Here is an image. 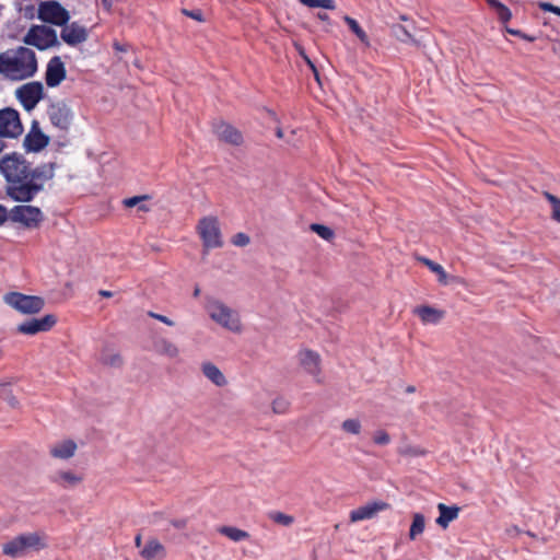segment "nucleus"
<instances>
[{
  "label": "nucleus",
  "mask_w": 560,
  "mask_h": 560,
  "mask_svg": "<svg viewBox=\"0 0 560 560\" xmlns=\"http://www.w3.org/2000/svg\"><path fill=\"white\" fill-rule=\"evenodd\" d=\"M5 304L25 315L39 313L45 302L42 298L35 295H26L20 292H10L3 296Z\"/></svg>",
  "instance_id": "0eeeda50"
},
{
  "label": "nucleus",
  "mask_w": 560,
  "mask_h": 560,
  "mask_svg": "<svg viewBox=\"0 0 560 560\" xmlns=\"http://www.w3.org/2000/svg\"><path fill=\"white\" fill-rule=\"evenodd\" d=\"M38 61L33 49L19 46L0 54V74L11 81H22L36 74Z\"/></svg>",
  "instance_id": "f257e3e1"
},
{
  "label": "nucleus",
  "mask_w": 560,
  "mask_h": 560,
  "mask_svg": "<svg viewBox=\"0 0 560 560\" xmlns=\"http://www.w3.org/2000/svg\"><path fill=\"white\" fill-rule=\"evenodd\" d=\"M301 55L304 57V59L311 66V68L314 69V65L312 63V61L306 56H304L302 51H301Z\"/></svg>",
  "instance_id": "bf43d9fd"
},
{
  "label": "nucleus",
  "mask_w": 560,
  "mask_h": 560,
  "mask_svg": "<svg viewBox=\"0 0 560 560\" xmlns=\"http://www.w3.org/2000/svg\"><path fill=\"white\" fill-rule=\"evenodd\" d=\"M104 364L118 366L121 364V357L116 352H104L101 358Z\"/></svg>",
  "instance_id": "58836bf2"
},
{
  "label": "nucleus",
  "mask_w": 560,
  "mask_h": 560,
  "mask_svg": "<svg viewBox=\"0 0 560 560\" xmlns=\"http://www.w3.org/2000/svg\"><path fill=\"white\" fill-rule=\"evenodd\" d=\"M438 510L440 515L436 518V524L442 528H446L451 522L458 517L459 509L457 506H447L444 503H439Z\"/></svg>",
  "instance_id": "a878e982"
},
{
  "label": "nucleus",
  "mask_w": 560,
  "mask_h": 560,
  "mask_svg": "<svg viewBox=\"0 0 560 560\" xmlns=\"http://www.w3.org/2000/svg\"><path fill=\"white\" fill-rule=\"evenodd\" d=\"M115 47L116 49L121 50V47L118 44H116Z\"/></svg>",
  "instance_id": "69168bd1"
},
{
  "label": "nucleus",
  "mask_w": 560,
  "mask_h": 560,
  "mask_svg": "<svg viewBox=\"0 0 560 560\" xmlns=\"http://www.w3.org/2000/svg\"><path fill=\"white\" fill-rule=\"evenodd\" d=\"M425 518L421 513H415L412 515V522L409 529V538L415 540L419 535L424 532Z\"/></svg>",
  "instance_id": "2f4dec72"
},
{
  "label": "nucleus",
  "mask_w": 560,
  "mask_h": 560,
  "mask_svg": "<svg viewBox=\"0 0 560 560\" xmlns=\"http://www.w3.org/2000/svg\"><path fill=\"white\" fill-rule=\"evenodd\" d=\"M135 545L137 548H142V538H141V535H137L136 538H135Z\"/></svg>",
  "instance_id": "5fc2aeb1"
},
{
  "label": "nucleus",
  "mask_w": 560,
  "mask_h": 560,
  "mask_svg": "<svg viewBox=\"0 0 560 560\" xmlns=\"http://www.w3.org/2000/svg\"><path fill=\"white\" fill-rule=\"evenodd\" d=\"M54 176L52 167L42 165L35 167L21 179L7 185V195L16 202L32 201L43 189L45 184Z\"/></svg>",
  "instance_id": "f03ea898"
},
{
  "label": "nucleus",
  "mask_w": 560,
  "mask_h": 560,
  "mask_svg": "<svg viewBox=\"0 0 560 560\" xmlns=\"http://www.w3.org/2000/svg\"><path fill=\"white\" fill-rule=\"evenodd\" d=\"M196 231L205 250L221 248L224 244L220 221L215 215H205L199 219Z\"/></svg>",
  "instance_id": "20e7f679"
},
{
  "label": "nucleus",
  "mask_w": 560,
  "mask_h": 560,
  "mask_svg": "<svg viewBox=\"0 0 560 560\" xmlns=\"http://www.w3.org/2000/svg\"><path fill=\"white\" fill-rule=\"evenodd\" d=\"M98 293L103 298H112L113 296V292L112 291H107V290H101Z\"/></svg>",
  "instance_id": "6e6d98bb"
},
{
  "label": "nucleus",
  "mask_w": 560,
  "mask_h": 560,
  "mask_svg": "<svg viewBox=\"0 0 560 560\" xmlns=\"http://www.w3.org/2000/svg\"><path fill=\"white\" fill-rule=\"evenodd\" d=\"M149 199H150V197L148 195L135 196V197L124 199L122 205L126 208L137 207L138 211L148 212V211H150V207L147 203V201Z\"/></svg>",
  "instance_id": "c756f323"
},
{
  "label": "nucleus",
  "mask_w": 560,
  "mask_h": 560,
  "mask_svg": "<svg viewBox=\"0 0 560 560\" xmlns=\"http://www.w3.org/2000/svg\"><path fill=\"white\" fill-rule=\"evenodd\" d=\"M48 137L45 136L37 124L34 122L30 132L25 136L24 147L30 152H38L48 144Z\"/></svg>",
  "instance_id": "6ab92c4d"
},
{
  "label": "nucleus",
  "mask_w": 560,
  "mask_h": 560,
  "mask_svg": "<svg viewBox=\"0 0 560 560\" xmlns=\"http://www.w3.org/2000/svg\"><path fill=\"white\" fill-rule=\"evenodd\" d=\"M418 260L425 265L433 273L438 276L440 283L447 284V273L440 264L434 262L433 260L425 257H419Z\"/></svg>",
  "instance_id": "7c9ffc66"
},
{
  "label": "nucleus",
  "mask_w": 560,
  "mask_h": 560,
  "mask_svg": "<svg viewBox=\"0 0 560 560\" xmlns=\"http://www.w3.org/2000/svg\"><path fill=\"white\" fill-rule=\"evenodd\" d=\"M148 315L154 319H158L160 322H162L163 324L167 325V326H174L175 323L174 320H172L171 318H168L167 316H164V315H161V314H158V313H154V312H148Z\"/></svg>",
  "instance_id": "c03bdc74"
},
{
  "label": "nucleus",
  "mask_w": 560,
  "mask_h": 560,
  "mask_svg": "<svg viewBox=\"0 0 560 560\" xmlns=\"http://www.w3.org/2000/svg\"><path fill=\"white\" fill-rule=\"evenodd\" d=\"M277 136H278L279 138H282V137H283V132H282V130H281V129H278V131H277Z\"/></svg>",
  "instance_id": "e2e57ef3"
},
{
  "label": "nucleus",
  "mask_w": 560,
  "mask_h": 560,
  "mask_svg": "<svg viewBox=\"0 0 560 560\" xmlns=\"http://www.w3.org/2000/svg\"><path fill=\"white\" fill-rule=\"evenodd\" d=\"M413 313L421 319L424 325H436L444 317L443 311L429 305L418 306L413 310Z\"/></svg>",
  "instance_id": "b1692460"
},
{
  "label": "nucleus",
  "mask_w": 560,
  "mask_h": 560,
  "mask_svg": "<svg viewBox=\"0 0 560 560\" xmlns=\"http://www.w3.org/2000/svg\"><path fill=\"white\" fill-rule=\"evenodd\" d=\"M172 525L176 528H184L187 525V521L185 518L174 520Z\"/></svg>",
  "instance_id": "8fccbe9b"
},
{
  "label": "nucleus",
  "mask_w": 560,
  "mask_h": 560,
  "mask_svg": "<svg viewBox=\"0 0 560 560\" xmlns=\"http://www.w3.org/2000/svg\"><path fill=\"white\" fill-rule=\"evenodd\" d=\"M60 37L67 45L74 47L84 43L89 37V33L88 30L78 22H68L62 26Z\"/></svg>",
  "instance_id": "dca6fc26"
},
{
  "label": "nucleus",
  "mask_w": 560,
  "mask_h": 560,
  "mask_svg": "<svg viewBox=\"0 0 560 560\" xmlns=\"http://www.w3.org/2000/svg\"><path fill=\"white\" fill-rule=\"evenodd\" d=\"M67 70L63 61L59 56H55L49 59L46 71H45V82L49 88H56L61 84V82L66 79Z\"/></svg>",
  "instance_id": "4468645a"
},
{
  "label": "nucleus",
  "mask_w": 560,
  "mask_h": 560,
  "mask_svg": "<svg viewBox=\"0 0 560 560\" xmlns=\"http://www.w3.org/2000/svg\"><path fill=\"white\" fill-rule=\"evenodd\" d=\"M487 3L493 9L497 10V8L500 7L501 2L498 0H486Z\"/></svg>",
  "instance_id": "3c124183"
},
{
  "label": "nucleus",
  "mask_w": 560,
  "mask_h": 560,
  "mask_svg": "<svg viewBox=\"0 0 560 560\" xmlns=\"http://www.w3.org/2000/svg\"><path fill=\"white\" fill-rule=\"evenodd\" d=\"M231 242L233 245H235L237 247H244L249 244L250 238L247 234L240 232V233H236L235 235H233Z\"/></svg>",
  "instance_id": "a19ab883"
},
{
  "label": "nucleus",
  "mask_w": 560,
  "mask_h": 560,
  "mask_svg": "<svg viewBox=\"0 0 560 560\" xmlns=\"http://www.w3.org/2000/svg\"><path fill=\"white\" fill-rule=\"evenodd\" d=\"M218 532L234 542L245 540L249 537L247 532L233 526H221Z\"/></svg>",
  "instance_id": "cd10ccee"
},
{
  "label": "nucleus",
  "mask_w": 560,
  "mask_h": 560,
  "mask_svg": "<svg viewBox=\"0 0 560 560\" xmlns=\"http://www.w3.org/2000/svg\"><path fill=\"white\" fill-rule=\"evenodd\" d=\"M77 451V444L71 440H62L50 446L49 453L58 459H69Z\"/></svg>",
  "instance_id": "393cba45"
},
{
  "label": "nucleus",
  "mask_w": 560,
  "mask_h": 560,
  "mask_svg": "<svg viewBox=\"0 0 560 560\" xmlns=\"http://www.w3.org/2000/svg\"><path fill=\"white\" fill-rule=\"evenodd\" d=\"M217 137L230 144L238 145L243 141V137L238 130L225 122H219L214 126Z\"/></svg>",
  "instance_id": "4be33fe9"
},
{
  "label": "nucleus",
  "mask_w": 560,
  "mask_h": 560,
  "mask_svg": "<svg viewBox=\"0 0 560 560\" xmlns=\"http://www.w3.org/2000/svg\"><path fill=\"white\" fill-rule=\"evenodd\" d=\"M183 13L194 20H197L199 22L203 21L202 19V13L200 10H195V11H188V10H184Z\"/></svg>",
  "instance_id": "49530a36"
},
{
  "label": "nucleus",
  "mask_w": 560,
  "mask_h": 560,
  "mask_svg": "<svg viewBox=\"0 0 560 560\" xmlns=\"http://www.w3.org/2000/svg\"><path fill=\"white\" fill-rule=\"evenodd\" d=\"M35 167H32L30 163L20 154L11 153L0 158V173L7 180V185L15 183V180L25 178V175L32 172Z\"/></svg>",
  "instance_id": "39448f33"
},
{
  "label": "nucleus",
  "mask_w": 560,
  "mask_h": 560,
  "mask_svg": "<svg viewBox=\"0 0 560 560\" xmlns=\"http://www.w3.org/2000/svg\"><path fill=\"white\" fill-rule=\"evenodd\" d=\"M57 324V317L47 314L40 318H31L18 325L16 330L23 335H36L49 331Z\"/></svg>",
  "instance_id": "ddd939ff"
},
{
  "label": "nucleus",
  "mask_w": 560,
  "mask_h": 560,
  "mask_svg": "<svg viewBox=\"0 0 560 560\" xmlns=\"http://www.w3.org/2000/svg\"><path fill=\"white\" fill-rule=\"evenodd\" d=\"M50 479L63 489H72L83 481V476L72 470L60 469L55 471Z\"/></svg>",
  "instance_id": "a211bd4d"
},
{
  "label": "nucleus",
  "mask_w": 560,
  "mask_h": 560,
  "mask_svg": "<svg viewBox=\"0 0 560 560\" xmlns=\"http://www.w3.org/2000/svg\"><path fill=\"white\" fill-rule=\"evenodd\" d=\"M310 229L325 241H330L335 236L334 231L330 228L323 224L313 223L311 224Z\"/></svg>",
  "instance_id": "e433bc0d"
},
{
  "label": "nucleus",
  "mask_w": 560,
  "mask_h": 560,
  "mask_svg": "<svg viewBox=\"0 0 560 560\" xmlns=\"http://www.w3.org/2000/svg\"><path fill=\"white\" fill-rule=\"evenodd\" d=\"M202 375L217 387H225L229 381L224 373L212 362L206 361L200 365Z\"/></svg>",
  "instance_id": "aec40b11"
},
{
  "label": "nucleus",
  "mask_w": 560,
  "mask_h": 560,
  "mask_svg": "<svg viewBox=\"0 0 560 560\" xmlns=\"http://www.w3.org/2000/svg\"><path fill=\"white\" fill-rule=\"evenodd\" d=\"M23 43L46 50L59 46L57 32L47 25H32L23 37Z\"/></svg>",
  "instance_id": "423d86ee"
},
{
  "label": "nucleus",
  "mask_w": 560,
  "mask_h": 560,
  "mask_svg": "<svg viewBox=\"0 0 560 560\" xmlns=\"http://www.w3.org/2000/svg\"><path fill=\"white\" fill-rule=\"evenodd\" d=\"M494 11H495L498 18L500 19V21H502L503 23L508 22L512 16L511 11L503 3H501L500 7L497 8V10H494Z\"/></svg>",
  "instance_id": "37998d69"
},
{
  "label": "nucleus",
  "mask_w": 560,
  "mask_h": 560,
  "mask_svg": "<svg viewBox=\"0 0 560 560\" xmlns=\"http://www.w3.org/2000/svg\"><path fill=\"white\" fill-rule=\"evenodd\" d=\"M13 222L21 223L27 228L37 226L43 221V213L34 206H15L9 212Z\"/></svg>",
  "instance_id": "9b49d317"
},
{
  "label": "nucleus",
  "mask_w": 560,
  "mask_h": 560,
  "mask_svg": "<svg viewBox=\"0 0 560 560\" xmlns=\"http://www.w3.org/2000/svg\"><path fill=\"white\" fill-rule=\"evenodd\" d=\"M415 390H416V388H415L413 386H408V387L406 388V392H407V393H413Z\"/></svg>",
  "instance_id": "052dcab7"
},
{
  "label": "nucleus",
  "mask_w": 560,
  "mask_h": 560,
  "mask_svg": "<svg viewBox=\"0 0 560 560\" xmlns=\"http://www.w3.org/2000/svg\"><path fill=\"white\" fill-rule=\"evenodd\" d=\"M9 218L8 209L0 205V225H2Z\"/></svg>",
  "instance_id": "de8ad7c7"
},
{
  "label": "nucleus",
  "mask_w": 560,
  "mask_h": 560,
  "mask_svg": "<svg viewBox=\"0 0 560 560\" xmlns=\"http://www.w3.org/2000/svg\"><path fill=\"white\" fill-rule=\"evenodd\" d=\"M299 363L301 368L310 375H312L317 382H320V355L310 349H303L298 354Z\"/></svg>",
  "instance_id": "2eb2a0df"
},
{
  "label": "nucleus",
  "mask_w": 560,
  "mask_h": 560,
  "mask_svg": "<svg viewBox=\"0 0 560 560\" xmlns=\"http://www.w3.org/2000/svg\"><path fill=\"white\" fill-rule=\"evenodd\" d=\"M268 518L284 527H290L294 523V517L292 515L279 511L269 512Z\"/></svg>",
  "instance_id": "72a5a7b5"
},
{
  "label": "nucleus",
  "mask_w": 560,
  "mask_h": 560,
  "mask_svg": "<svg viewBox=\"0 0 560 560\" xmlns=\"http://www.w3.org/2000/svg\"><path fill=\"white\" fill-rule=\"evenodd\" d=\"M162 516H163V514H162V513H154V514L152 515V523H153V524H158V523H159V521L162 518Z\"/></svg>",
  "instance_id": "603ef678"
},
{
  "label": "nucleus",
  "mask_w": 560,
  "mask_h": 560,
  "mask_svg": "<svg viewBox=\"0 0 560 560\" xmlns=\"http://www.w3.org/2000/svg\"><path fill=\"white\" fill-rule=\"evenodd\" d=\"M15 96L24 109L31 112L44 97V85L38 81L27 82L16 89Z\"/></svg>",
  "instance_id": "1a4fd4ad"
},
{
  "label": "nucleus",
  "mask_w": 560,
  "mask_h": 560,
  "mask_svg": "<svg viewBox=\"0 0 560 560\" xmlns=\"http://www.w3.org/2000/svg\"><path fill=\"white\" fill-rule=\"evenodd\" d=\"M343 21L347 23V25L349 26L351 32H353L355 34V36L359 38V40L365 47H370V45H371L370 38H369L368 34L365 33V31L359 25V23L354 19H352L348 15H346L343 18Z\"/></svg>",
  "instance_id": "c85d7f7f"
},
{
  "label": "nucleus",
  "mask_w": 560,
  "mask_h": 560,
  "mask_svg": "<svg viewBox=\"0 0 560 560\" xmlns=\"http://www.w3.org/2000/svg\"><path fill=\"white\" fill-rule=\"evenodd\" d=\"M317 18L322 21H327L328 20V14L327 13H324V12H319L317 13Z\"/></svg>",
  "instance_id": "4d7b16f0"
},
{
  "label": "nucleus",
  "mask_w": 560,
  "mask_h": 560,
  "mask_svg": "<svg viewBox=\"0 0 560 560\" xmlns=\"http://www.w3.org/2000/svg\"><path fill=\"white\" fill-rule=\"evenodd\" d=\"M341 429L349 434L358 435L361 433L362 424L358 419H347L341 423Z\"/></svg>",
  "instance_id": "4c0bfd02"
},
{
  "label": "nucleus",
  "mask_w": 560,
  "mask_h": 560,
  "mask_svg": "<svg viewBox=\"0 0 560 560\" xmlns=\"http://www.w3.org/2000/svg\"><path fill=\"white\" fill-rule=\"evenodd\" d=\"M4 144L0 141V152L3 150Z\"/></svg>",
  "instance_id": "0e129e2a"
},
{
  "label": "nucleus",
  "mask_w": 560,
  "mask_h": 560,
  "mask_svg": "<svg viewBox=\"0 0 560 560\" xmlns=\"http://www.w3.org/2000/svg\"><path fill=\"white\" fill-rule=\"evenodd\" d=\"M3 552L13 558L21 557L25 553L19 536L3 545Z\"/></svg>",
  "instance_id": "473e14b6"
},
{
  "label": "nucleus",
  "mask_w": 560,
  "mask_h": 560,
  "mask_svg": "<svg viewBox=\"0 0 560 560\" xmlns=\"http://www.w3.org/2000/svg\"><path fill=\"white\" fill-rule=\"evenodd\" d=\"M47 115L50 122L58 129L66 131L73 120L71 108L63 102H57L48 107Z\"/></svg>",
  "instance_id": "f8f14e48"
},
{
  "label": "nucleus",
  "mask_w": 560,
  "mask_h": 560,
  "mask_svg": "<svg viewBox=\"0 0 560 560\" xmlns=\"http://www.w3.org/2000/svg\"><path fill=\"white\" fill-rule=\"evenodd\" d=\"M374 443L378 445H387L390 442V436L383 430H378L373 435Z\"/></svg>",
  "instance_id": "79ce46f5"
},
{
  "label": "nucleus",
  "mask_w": 560,
  "mask_h": 560,
  "mask_svg": "<svg viewBox=\"0 0 560 560\" xmlns=\"http://www.w3.org/2000/svg\"><path fill=\"white\" fill-rule=\"evenodd\" d=\"M140 556L145 560H163L166 557V548L156 538H150L141 548Z\"/></svg>",
  "instance_id": "412c9836"
},
{
  "label": "nucleus",
  "mask_w": 560,
  "mask_h": 560,
  "mask_svg": "<svg viewBox=\"0 0 560 560\" xmlns=\"http://www.w3.org/2000/svg\"><path fill=\"white\" fill-rule=\"evenodd\" d=\"M300 2L311 9L322 8L326 10H334L336 8L334 0H300Z\"/></svg>",
  "instance_id": "c9c22d12"
},
{
  "label": "nucleus",
  "mask_w": 560,
  "mask_h": 560,
  "mask_svg": "<svg viewBox=\"0 0 560 560\" xmlns=\"http://www.w3.org/2000/svg\"><path fill=\"white\" fill-rule=\"evenodd\" d=\"M539 8L542 11L552 12V13L557 14L558 16H560V7H557L550 2H540Z\"/></svg>",
  "instance_id": "a18cd8bd"
},
{
  "label": "nucleus",
  "mask_w": 560,
  "mask_h": 560,
  "mask_svg": "<svg viewBox=\"0 0 560 560\" xmlns=\"http://www.w3.org/2000/svg\"><path fill=\"white\" fill-rule=\"evenodd\" d=\"M200 294V289L197 287L194 291V295L198 296Z\"/></svg>",
  "instance_id": "680f3d73"
},
{
  "label": "nucleus",
  "mask_w": 560,
  "mask_h": 560,
  "mask_svg": "<svg viewBox=\"0 0 560 560\" xmlns=\"http://www.w3.org/2000/svg\"><path fill=\"white\" fill-rule=\"evenodd\" d=\"M104 7L109 10L112 7V0H102Z\"/></svg>",
  "instance_id": "13d9d810"
},
{
  "label": "nucleus",
  "mask_w": 560,
  "mask_h": 560,
  "mask_svg": "<svg viewBox=\"0 0 560 560\" xmlns=\"http://www.w3.org/2000/svg\"><path fill=\"white\" fill-rule=\"evenodd\" d=\"M289 408V401L282 397H278L272 401V410L275 413H284Z\"/></svg>",
  "instance_id": "ea45409f"
},
{
  "label": "nucleus",
  "mask_w": 560,
  "mask_h": 560,
  "mask_svg": "<svg viewBox=\"0 0 560 560\" xmlns=\"http://www.w3.org/2000/svg\"><path fill=\"white\" fill-rule=\"evenodd\" d=\"M389 505L383 501L368 502L366 504L359 506L350 512V521L352 523L371 520L377 513L387 510Z\"/></svg>",
  "instance_id": "f3484780"
},
{
  "label": "nucleus",
  "mask_w": 560,
  "mask_h": 560,
  "mask_svg": "<svg viewBox=\"0 0 560 560\" xmlns=\"http://www.w3.org/2000/svg\"><path fill=\"white\" fill-rule=\"evenodd\" d=\"M545 198L551 206V219L560 223V198L550 192H545Z\"/></svg>",
  "instance_id": "f704fd0d"
},
{
  "label": "nucleus",
  "mask_w": 560,
  "mask_h": 560,
  "mask_svg": "<svg viewBox=\"0 0 560 560\" xmlns=\"http://www.w3.org/2000/svg\"><path fill=\"white\" fill-rule=\"evenodd\" d=\"M153 350L168 359H177L180 354L178 346L165 337H155L153 339Z\"/></svg>",
  "instance_id": "5701e85b"
},
{
  "label": "nucleus",
  "mask_w": 560,
  "mask_h": 560,
  "mask_svg": "<svg viewBox=\"0 0 560 560\" xmlns=\"http://www.w3.org/2000/svg\"><path fill=\"white\" fill-rule=\"evenodd\" d=\"M19 538L23 544L25 552L28 550H39L45 547L43 537L37 533L23 534Z\"/></svg>",
  "instance_id": "bb28decb"
},
{
  "label": "nucleus",
  "mask_w": 560,
  "mask_h": 560,
  "mask_svg": "<svg viewBox=\"0 0 560 560\" xmlns=\"http://www.w3.org/2000/svg\"><path fill=\"white\" fill-rule=\"evenodd\" d=\"M505 31H506L508 33L512 34V35H518V36H521V37H524V35L522 34V32H521V31H516V30L509 28V27H506V28H505Z\"/></svg>",
  "instance_id": "864d4df0"
},
{
  "label": "nucleus",
  "mask_w": 560,
  "mask_h": 560,
  "mask_svg": "<svg viewBox=\"0 0 560 560\" xmlns=\"http://www.w3.org/2000/svg\"><path fill=\"white\" fill-rule=\"evenodd\" d=\"M23 132L19 113L12 108L0 109V137L16 138Z\"/></svg>",
  "instance_id": "9d476101"
},
{
  "label": "nucleus",
  "mask_w": 560,
  "mask_h": 560,
  "mask_svg": "<svg viewBox=\"0 0 560 560\" xmlns=\"http://www.w3.org/2000/svg\"><path fill=\"white\" fill-rule=\"evenodd\" d=\"M205 310L209 318L220 327L238 334L243 330V325L238 312L222 300L214 296H207Z\"/></svg>",
  "instance_id": "7ed1b4c3"
},
{
  "label": "nucleus",
  "mask_w": 560,
  "mask_h": 560,
  "mask_svg": "<svg viewBox=\"0 0 560 560\" xmlns=\"http://www.w3.org/2000/svg\"><path fill=\"white\" fill-rule=\"evenodd\" d=\"M38 19L44 23L63 26L70 20V13L57 1H45L38 5Z\"/></svg>",
  "instance_id": "6e6552de"
},
{
  "label": "nucleus",
  "mask_w": 560,
  "mask_h": 560,
  "mask_svg": "<svg viewBox=\"0 0 560 560\" xmlns=\"http://www.w3.org/2000/svg\"><path fill=\"white\" fill-rule=\"evenodd\" d=\"M398 30L401 32V36L397 34V37L400 39V40H408V39H411V35L401 26L398 27Z\"/></svg>",
  "instance_id": "09e8293b"
}]
</instances>
